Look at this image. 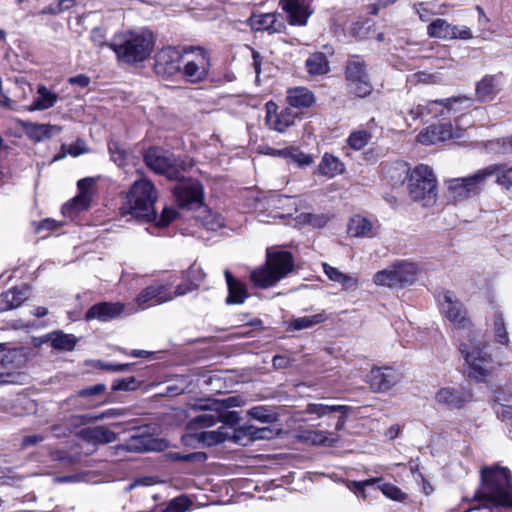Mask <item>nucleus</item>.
Masks as SVG:
<instances>
[{
	"label": "nucleus",
	"instance_id": "nucleus-51",
	"mask_svg": "<svg viewBox=\"0 0 512 512\" xmlns=\"http://www.w3.org/2000/svg\"><path fill=\"white\" fill-rule=\"evenodd\" d=\"M408 173L409 167L404 162L395 163L385 172L386 177L395 185L403 183L404 180L408 178Z\"/></svg>",
	"mask_w": 512,
	"mask_h": 512
},
{
	"label": "nucleus",
	"instance_id": "nucleus-21",
	"mask_svg": "<svg viewBox=\"0 0 512 512\" xmlns=\"http://www.w3.org/2000/svg\"><path fill=\"white\" fill-rule=\"evenodd\" d=\"M208 427L198 426L195 429H190V422L187 425V434L182 436V443L184 445H192L194 441L205 446H214L224 442L229 437V432L225 425L220 426L216 430H204Z\"/></svg>",
	"mask_w": 512,
	"mask_h": 512
},
{
	"label": "nucleus",
	"instance_id": "nucleus-6",
	"mask_svg": "<svg viewBox=\"0 0 512 512\" xmlns=\"http://www.w3.org/2000/svg\"><path fill=\"white\" fill-rule=\"evenodd\" d=\"M459 350L465 360L466 372L469 378L478 382H485L492 375V358L484 351L480 341L467 336L461 340Z\"/></svg>",
	"mask_w": 512,
	"mask_h": 512
},
{
	"label": "nucleus",
	"instance_id": "nucleus-44",
	"mask_svg": "<svg viewBox=\"0 0 512 512\" xmlns=\"http://www.w3.org/2000/svg\"><path fill=\"white\" fill-rule=\"evenodd\" d=\"M318 169L320 174L328 178H333L342 174L345 170V166L338 158L326 153L323 156Z\"/></svg>",
	"mask_w": 512,
	"mask_h": 512
},
{
	"label": "nucleus",
	"instance_id": "nucleus-36",
	"mask_svg": "<svg viewBox=\"0 0 512 512\" xmlns=\"http://www.w3.org/2000/svg\"><path fill=\"white\" fill-rule=\"evenodd\" d=\"M496 76L487 74L476 83L475 96L480 103L492 101L498 94Z\"/></svg>",
	"mask_w": 512,
	"mask_h": 512
},
{
	"label": "nucleus",
	"instance_id": "nucleus-48",
	"mask_svg": "<svg viewBox=\"0 0 512 512\" xmlns=\"http://www.w3.org/2000/svg\"><path fill=\"white\" fill-rule=\"evenodd\" d=\"M279 156L290 159L299 167L309 166L313 163L314 159L311 155L303 153L298 148L289 147L278 151Z\"/></svg>",
	"mask_w": 512,
	"mask_h": 512
},
{
	"label": "nucleus",
	"instance_id": "nucleus-28",
	"mask_svg": "<svg viewBox=\"0 0 512 512\" xmlns=\"http://www.w3.org/2000/svg\"><path fill=\"white\" fill-rule=\"evenodd\" d=\"M485 181L495 177V183L504 191L512 193V166L507 164H492L483 168Z\"/></svg>",
	"mask_w": 512,
	"mask_h": 512
},
{
	"label": "nucleus",
	"instance_id": "nucleus-53",
	"mask_svg": "<svg viewBox=\"0 0 512 512\" xmlns=\"http://www.w3.org/2000/svg\"><path fill=\"white\" fill-rule=\"evenodd\" d=\"M124 414H125L124 409H108L102 413L95 414L93 416H86V415L75 416L73 418V420L76 425H78V424L81 425V424H85L87 422L103 420L105 418H114V417L123 416Z\"/></svg>",
	"mask_w": 512,
	"mask_h": 512
},
{
	"label": "nucleus",
	"instance_id": "nucleus-13",
	"mask_svg": "<svg viewBox=\"0 0 512 512\" xmlns=\"http://www.w3.org/2000/svg\"><path fill=\"white\" fill-rule=\"evenodd\" d=\"M173 283L174 281L171 279L159 280L145 287L135 298L136 308H130L129 312L145 310L172 301L174 299V294L172 293Z\"/></svg>",
	"mask_w": 512,
	"mask_h": 512
},
{
	"label": "nucleus",
	"instance_id": "nucleus-42",
	"mask_svg": "<svg viewBox=\"0 0 512 512\" xmlns=\"http://www.w3.org/2000/svg\"><path fill=\"white\" fill-rule=\"evenodd\" d=\"M328 319L327 314L322 311L313 315L302 316L291 319L288 321V329L293 331H299L304 329L312 328L318 324L325 322Z\"/></svg>",
	"mask_w": 512,
	"mask_h": 512
},
{
	"label": "nucleus",
	"instance_id": "nucleus-29",
	"mask_svg": "<svg viewBox=\"0 0 512 512\" xmlns=\"http://www.w3.org/2000/svg\"><path fill=\"white\" fill-rule=\"evenodd\" d=\"M435 399L440 404L460 408L471 400V394L463 389L444 387L436 393Z\"/></svg>",
	"mask_w": 512,
	"mask_h": 512
},
{
	"label": "nucleus",
	"instance_id": "nucleus-50",
	"mask_svg": "<svg viewBox=\"0 0 512 512\" xmlns=\"http://www.w3.org/2000/svg\"><path fill=\"white\" fill-rule=\"evenodd\" d=\"M374 24L369 20H357L351 24L349 33L356 41H363L371 36Z\"/></svg>",
	"mask_w": 512,
	"mask_h": 512
},
{
	"label": "nucleus",
	"instance_id": "nucleus-38",
	"mask_svg": "<svg viewBox=\"0 0 512 512\" xmlns=\"http://www.w3.org/2000/svg\"><path fill=\"white\" fill-rule=\"evenodd\" d=\"M82 439L93 444H108L116 440V433L104 426L85 428L80 431Z\"/></svg>",
	"mask_w": 512,
	"mask_h": 512
},
{
	"label": "nucleus",
	"instance_id": "nucleus-15",
	"mask_svg": "<svg viewBox=\"0 0 512 512\" xmlns=\"http://www.w3.org/2000/svg\"><path fill=\"white\" fill-rule=\"evenodd\" d=\"M485 183L483 168L472 175L450 179L446 181L448 196L455 202L469 199L479 194Z\"/></svg>",
	"mask_w": 512,
	"mask_h": 512
},
{
	"label": "nucleus",
	"instance_id": "nucleus-61",
	"mask_svg": "<svg viewBox=\"0 0 512 512\" xmlns=\"http://www.w3.org/2000/svg\"><path fill=\"white\" fill-rule=\"evenodd\" d=\"M138 384L134 377L117 380L113 382L112 389L114 391H132L137 388Z\"/></svg>",
	"mask_w": 512,
	"mask_h": 512
},
{
	"label": "nucleus",
	"instance_id": "nucleus-25",
	"mask_svg": "<svg viewBox=\"0 0 512 512\" xmlns=\"http://www.w3.org/2000/svg\"><path fill=\"white\" fill-rule=\"evenodd\" d=\"M367 382L374 392H386L399 382V375L392 368H373L367 375Z\"/></svg>",
	"mask_w": 512,
	"mask_h": 512
},
{
	"label": "nucleus",
	"instance_id": "nucleus-22",
	"mask_svg": "<svg viewBox=\"0 0 512 512\" xmlns=\"http://www.w3.org/2000/svg\"><path fill=\"white\" fill-rule=\"evenodd\" d=\"M254 32H267L269 35L284 33L286 25L278 13H252L247 20Z\"/></svg>",
	"mask_w": 512,
	"mask_h": 512
},
{
	"label": "nucleus",
	"instance_id": "nucleus-59",
	"mask_svg": "<svg viewBox=\"0 0 512 512\" xmlns=\"http://www.w3.org/2000/svg\"><path fill=\"white\" fill-rule=\"evenodd\" d=\"M178 212L173 207H165L161 213V215L156 220H152L151 222H155L156 226L165 227L169 225L177 216Z\"/></svg>",
	"mask_w": 512,
	"mask_h": 512
},
{
	"label": "nucleus",
	"instance_id": "nucleus-12",
	"mask_svg": "<svg viewBox=\"0 0 512 512\" xmlns=\"http://www.w3.org/2000/svg\"><path fill=\"white\" fill-rule=\"evenodd\" d=\"M436 300L441 315L455 328L466 330L471 327V321L467 316L466 309L452 291H440L436 296Z\"/></svg>",
	"mask_w": 512,
	"mask_h": 512
},
{
	"label": "nucleus",
	"instance_id": "nucleus-9",
	"mask_svg": "<svg viewBox=\"0 0 512 512\" xmlns=\"http://www.w3.org/2000/svg\"><path fill=\"white\" fill-rule=\"evenodd\" d=\"M419 273V267L416 263L410 261H397L387 268L376 272L373 276V282L377 286L389 288L402 287L412 284Z\"/></svg>",
	"mask_w": 512,
	"mask_h": 512
},
{
	"label": "nucleus",
	"instance_id": "nucleus-32",
	"mask_svg": "<svg viewBox=\"0 0 512 512\" xmlns=\"http://www.w3.org/2000/svg\"><path fill=\"white\" fill-rule=\"evenodd\" d=\"M224 276L228 287L226 303L228 305L243 304L249 296L246 285L234 278L229 270H225Z\"/></svg>",
	"mask_w": 512,
	"mask_h": 512
},
{
	"label": "nucleus",
	"instance_id": "nucleus-46",
	"mask_svg": "<svg viewBox=\"0 0 512 512\" xmlns=\"http://www.w3.org/2000/svg\"><path fill=\"white\" fill-rule=\"evenodd\" d=\"M452 24L442 18H437L427 26V34L430 38L449 40Z\"/></svg>",
	"mask_w": 512,
	"mask_h": 512
},
{
	"label": "nucleus",
	"instance_id": "nucleus-64",
	"mask_svg": "<svg viewBox=\"0 0 512 512\" xmlns=\"http://www.w3.org/2000/svg\"><path fill=\"white\" fill-rule=\"evenodd\" d=\"M108 149L115 162L121 161L125 156V149L118 142L110 141L108 143Z\"/></svg>",
	"mask_w": 512,
	"mask_h": 512
},
{
	"label": "nucleus",
	"instance_id": "nucleus-47",
	"mask_svg": "<svg viewBox=\"0 0 512 512\" xmlns=\"http://www.w3.org/2000/svg\"><path fill=\"white\" fill-rule=\"evenodd\" d=\"M50 340L52 347L57 350L71 351L77 344V338L74 335L62 331L52 333Z\"/></svg>",
	"mask_w": 512,
	"mask_h": 512
},
{
	"label": "nucleus",
	"instance_id": "nucleus-8",
	"mask_svg": "<svg viewBox=\"0 0 512 512\" xmlns=\"http://www.w3.org/2000/svg\"><path fill=\"white\" fill-rule=\"evenodd\" d=\"M244 405V400L240 396H230L223 400L213 401L208 405L207 411L194 417L190 421V429L200 427H212L218 422L225 424H236L239 422L238 413L229 411V408L240 407Z\"/></svg>",
	"mask_w": 512,
	"mask_h": 512
},
{
	"label": "nucleus",
	"instance_id": "nucleus-24",
	"mask_svg": "<svg viewBox=\"0 0 512 512\" xmlns=\"http://www.w3.org/2000/svg\"><path fill=\"white\" fill-rule=\"evenodd\" d=\"M265 112V124L268 128H288L294 125V120L297 117L290 107L279 112V106L273 100L265 104Z\"/></svg>",
	"mask_w": 512,
	"mask_h": 512
},
{
	"label": "nucleus",
	"instance_id": "nucleus-27",
	"mask_svg": "<svg viewBox=\"0 0 512 512\" xmlns=\"http://www.w3.org/2000/svg\"><path fill=\"white\" fill-rule=\"evenodd\" d=\"M348 407L344 405H327L323 403H308L303 413L313 415L312 419H320L325 416L339 413L336 430H342L346 423Z\"/></svg>",
	"mask_w": 512,
	"mask_h": 512
},
{
	"label": "nucleus",
	"instance_id": "nucleus-62",
	"mask_svg": "<svg viewBox=\"0 0 512 512\" xmlns=\"http://www.w3.org/2000/svg\"><path fill=\"white\" fill-rule=\"evenodd\" d=\"M494 410L502 421L511 422L512 421V405L506 404H497L494 407Z\"/></svg>",
	"mask_w": 512,
	"mask_h": 512
},
{
	"label": "nucleus",
	"instance_id": "nucleus-10",
	"mask_svg": "<svg viewBox=\"0 0 512 512\" xmlns=\"http://www.w3.org/2000/svg\"><path fill=\"white\" fill-rule=\"evenodd\" d=\"M344 75L350 94L365 98L372 93L373 85L367 71V64L361 56H351L345 66Z\"/></svg>",
	"mask_w": 512,
	"mask_h": 512
},
{
	"label": "nucleus",
	"instance_id": "nucleus-34",
	"mask_svg": "<svg viewBox=\"0 0 512 512\" xmlns=\"http://www.w3.org/2000/svg\"><path fill=\"white\" fill-rule=\"evenodd\" d=\"M272 206L271 216L274 219H284L291 217L297 212V199L288 196H277L270 200Z\"/></svg>",
	"mask_w": 512,
	"mask_h": 512
},
{
	"label": "nucleus",
	"instance_id": "nucleus-7",
	"mask_svg": "<svg viewBox=\"0 0 512 512\" xmlns=\"http://www.w3.org/2000/svg\"><path fill=\"white\" fill-rule=\"evenodd\" d=\"M408 192L411 199L424 207L432 206L437 199V179L431 167L417 165L408 176Z\"/></svg>",
	"mask_w": 512,
	"mask_h": 512
},
{
	"label": "nucleus",
	"instance_id": "nucleus-43",
	"mask_svg": "<svg viewBox=\"0 0 512 512\" xmlns=\"http://www.w3.org/2000/svg\"><path fill=\"white\" fill-rule=\"evenodd\" d=\"M306 69L310 75H324L329 72V61L325 53L314 52L306 60Z\"/></svg>",
	"mask_w": 512,
	"mask_h": 512
},
{
	"label": "nucleus",
	"instance_id": "nucleus-39",
	"mask_svg": "<svg viewBox=\"0 0 512 512\" xmlns=\"http://www.w3.org/2000/svg\"><path fill=\"white\" fill-rule=\"evenodd\" d=\"M196 219L208 231H218L225 227L223 216L204 205L198 209Z\"/></svg>",
	"mask_w": 512,
	"mask_h": 512
},
{
	"label": "nucleus",
	"instance_id": "nucleus-58",
	"mask_svg": "<svg viewBox=\"0 0 512 512\" xmlns=\"http://www.w3.org/2000/svg\"><path fill=\"white\" fill-rule=\"evenodd\" d=\"M191 504V501L186 496H179L172 499L163 512H185Z\"/></svg>",
	"mask_w": 512,
	"mask_h": 512
},
{
	"label": "nucleus",
	"instance_id": "nucleus-30",
	"mask_svg": "<svg viewBox=\"0 0 512 512\" xmlns=\"http://www.w3.org/2000/svg\"><path fill=\"white\" fill-rule=\"evenodd\" d=\"M375 225L361 215H354L347 223V234L354 238H372L376 235Z\"/></svg>",
	"mask_w": 512,
	"mask_h": 512
},
{
	"label": "nucleus",
	"instance_id": "nucleus-52",
	"mask_svg": "<svg viewBox=\"0 0 512 512\" xmlns=\"http://www.w3.org/2000/svg\"><path fill=\"white\" fill-rule=\"evenodd\" d=\"M488 152L498 155L512 153V137L490 140L485 144Z\"/></svg>",
	"mask_w": 512,
	"mask_h": 512
},
{
	"label": "nucleus",
	"instance_id": "nucleus-20",
	"mask_svg": "<svg viewBox=\"0 0 512 512\" xmlns=\"http://www.w3.org/2000/svg\"><path fill=\"white\" fill-rule=\"evenodd\" d=\"M10 81V87L6 93L2 92V107H8L12 110H27L28 104L24 101L32 94L33 89L29 82L23 77Z\"/></svg>",
	"mask_w": 512,
	"mask_h": 512
},
{
	"label": "nucleus",
	"instance_id": "nucleus-17",
	"mask_svg": "<svg viewBox=\"0 0 512 512\" xmlns=\"http://www.w3.org/2000/svg\"><path fill=\"white\" fill-rule=\"evenodd\" d=\"M77 186L79 190L78 194L62 207L63 215L69 218H73L87 210L96 192L95 181L92 178L79 180Z\"/></svg>",
	"mask_w": 512,
	"mask_h": 512
},
{
	"label": "nucleus",
	"instance_id": "nucleus-2",
	"mask_svg": "<svg viewBox=\"0 0 512 512\" xmlns=\"http://www.w3.org/2000/svg\"><path fill=\"white\" fill-rule=\"evenodd\" d=\"M481 489L476 497L487 500L498 507H512V484L510 471L499 465L481 469Z\"/></svg>",
	"mask_w": 512,
	"mask_h": 512
},
{
	"label": "nucleus",
	"instance_id": "nucleus-14",
	"mask_svg": "<svg viewBox=\"0 0 512 512\" xmlns=\"http://www.w3.org/2000/svg\"><path fill=\"white\" fill-rule=\"evenodd\" d=\"M145 162L153 171L165 175L168 179H177L181 171H185L188 167L184 161L176 160L160 148H150L145 154Z\"/></svg>",
	"mask_w": 512,
	"mask_h": 512
},
{
	"label": "nucleus",
	"instance_id": "nucleus-23",
	"mask_svg": "<svg viewBox=\"0 0 512 512\" xmlns=\"http://www.w3.org/2000/svg\"><path fill=\"white\" fill-rule=\"evenodd\" d=\"M375 485H377V488L389 499L395 501H403L405 499V493L394 484L384 482L382 478H370L363 481L352 482L349 488L358 496H362L365 499L367 497L366 492L368 488L374 487Z\"/></svg>",
	"mask_w": 512,
	"mask_h": 512
},
{
	"label": "nucleus",
	"instance_id": "nucleus-18",
	"mask_svg": "<svg viewBox=\"0 0 512 512\" xmlns=\"http://www.w3.org/2000/svg\"><path fill=\"white\" fill-rule=\"evenodd\" d=\"M182 55L173 47L160 49L154 57L153 71L163 78L170 79L181 70Z\"/></svg>",
	"mask_w": 512,
	"mask_h": 512
},
{
	"label": "nucleus",
	"instance_id": "nucleus-5",
	"mask_svg": "<svg viewBox=\"0 0 512 512\" xmlns=\"http://www.w3.org/2000/svg\"><path fill=\"white\" fill-rule=\"evenodd\" d=\"M154 45L155 39L151 31H128L122 43L109 44V48L115 53L119 61L135 65L150 57Z\"/></svg>",
	"mask_w": 512,
	"mask_h": 512
},
{
	"label": "nucleus",
	"instance_id": "nucleus-63",
	"mask_svg": "<svg viewBox=\"0 0 512 512\" xmlns=\"http://www.w3.org/2000/svg\"><path fill=\"white\" fill-rule=\"evenodd\" d=\"M90 39L93 42L94 46L98 48H103L105 46L109 47L110 42L104 41V34L102 29L94 28L91 31Z\"/></svg>",
	"mask_w": 512,
	"mask_h": 512
},
{
	"label": "nucleus",
	"instance_id": "nucleus-41",
	"mask_svg": "<svg viewBox=\"0 0 512 512\" xmlns=\"http://www.w3.org/2000/svg\"><path fill=\"white\" fill-rule=\"evenodd\" d=\"M491 331L495 342L508 346L510 339L504 320L503 314L500 310H495L491 316Z\"/></svg>",
	"mask_w": 512,
	"mask_h": 512
},
{
	"label": "nucleus",
	"instance_id": "nucleus-31",
	"mask_svg": "<svg viewBox=\"0 0 512 512\" xmlns=\"http://www.w3.org/2000/svg\"><path fill=\"white\" fill-rule=\"evenodd\" d=\"M281 7L287 14V21L291 26H305L312 14L309 7L300 1L285 3Z\"/></svg>",
	"mask_w": 512,
	"mask_h": 512
},
{
	"label": "nucleus",
	"instance_id": "nucleus-54",
	"mask_svg": "<svg viewBox=\"0 0 512 512\" xmlns=\"http://www.w3.org/2000/svg\"><path fill=\"white\" fill-rule=\"evenodd\" d=\"M63 154L61 156L54 157V160H59L63 158L65 155H70L73 157H77L79 155L85 154L89 152V149L84 141L77 140L74 143L69 145H62Z\"/></svg>",
	"mask_w": 512,
	"mask_h": 512
},
{
	"label": "nucleus",
	"instance_id": "nucleus-19",
	"mask_svg": "<svg viewBox=\"0 0 512 512\" xmlns=\"http://www.w3.org/2000/svg\"><path fill=\"white\" fill-rule=\"evenodd\" d=\"M467 130H421L417 141L423 145H465Z\"/></svg>",
	"mask_w": 512,
	"mask_h": 512
},
{
	"label": "nucleus",
	"instance_id": "nucleus-56",
	"mask_svg": "<svg viewBox=\"0 0 512 512\" xmlns=\"http://www.w3.org/2000/svg\"><path fill=\"white\" fill-rule=\"evenodd\" d=\"M371 135L367 130H355L348 139L349 145L356 150L363 148L370 140Z\"/></svg>",
	"mask_w": 512,
	"mask_h": 512
},
{
	"label": "nucleus",
	"instance_id": "nucleus-1",
	"mask_svg": "<svg viewBox=\"0 0 512 512\" xmlns=\"http://www.w3.org/2000/svg\"><path fill=\"white\" fill-rule=\"evenodd\" d=\"M158 200V191L147 178L136 180L126 194L120 212L123 216L130 215L142 222L156 220L155 204Z\"/></svg>",
	"mask_w": 512,
	"mask_h": 512
},
{
	"label": "nucleus",
	"instance_id": "nucleus-37",
	"mask_svg": "<svg viewBox=\"0 0 512 512\" xmlns=\"http://www.w3.org/2000/svg\"><path fill=\"white\" fill-rule=\"evenodd\" d=\"M30 296V287L26 284L9 289L2 294V311L19 307Z\"/></svg>",
	"mask_w": 512,
	"mask_h": 512
},
{
	"label": "nucleus",
	"instance_id": "nucleus-11",
	"mask_svg": "<svg viewBox=\"0 0 512 512\" xmlns=\"http://www.w3.org/2000/svg\"><path fill=\"white\" fill-rule=\"evenodd\" d=\"M185 53H192L193 58L187 59L180 70L182 77L189 83L197 84L205 81L211 67L209 52L200 46H190Z\"/></svg>",
	"mask_w": 512,
	"mask_h": 512
},
{
	"label": "nucleus",
	"instance_id": "nucleus-4",
	"mask_svg": "<svg viewBox=\"0 0 512 512\" xmlns=\"http://www.w3.org/2000/svg\"><path fill=\"white\" fill-rule=\"evenodd\" d=\"M465 104V108L471 109L473 100L471 97L465 95L453 96L442 100H434L428 102L427 105H417L412 108L408 116L415 122L420 121L424 128H453L450 121L442 122L439 117L445 113L450 114L453 108V103Z\"/></svg>",
	"mask_w": 512,
	"mask_h": 512
},
{
	"label": "nucleus",
	"instance_id": "nucleus-40",
	"mask_svg": "<svg viewBox=\"0 0 512 512\" xmlns=\"http://www.w3.org/2000/svg\"><path fill=\"white\" fill-rule=\"evenodd\" d=\"M58 94L51 92L45 85L40 84L37 88V96L32 103L28 104V111L46 110L53 107L58 101Z\"/></svg>",
	"mask_w": 512,
	"mask_h": 512
},
{
	"label": "nucleus",
	"instance_id": "nucleus-55",
	"mask_svg": "<svg viewBox=\"0 0 512 512\" xmlns=\"http://www.w3.org/2000/svg\"><path fill=\"white\" fill-rule=\"evenodd\" d=\"M248 415L262 423H272L275 420L274 414L264 406H256L248 410Z\"/></svg>",
	"mask_w": 512,
	"mask_h": 512
},
{
	"label": "nucleus",
	"instance_id": "nucleus-60",
	"mask_svg": "<svg viewBox=\"0 0 512 512\" xmlns=\"http://www.w3.org/2000/svg\"><path fill=\"white\" fill-rule=\"evenodd\" d=\"M449 36V40H470L473 38V33L467 26H458L452 24V31H450Z\"/></svg>",
	"mask_w": 512,
	"mask_h": 512
},
{
	"label": "nucleus",
	"instance_id": "nucleus-49",
	"mask_svg": "<svg viewBox=\"0 0 512 512\" xmlns=\"http://www.w3.org/2000/svg\"><path fill=\"white\" fill-rule=\"evenodd\" d=\"M328 221V216L324 214L300 213L294 218V225H309L313 228H322L328 223Z\"/></svg>",
	"mask_w": 512,
	"mask_h": 512
},
{
	"label": "nucleus",
	"instance_id": "nucleus-26",
	"mask_svg": "<svg viewBox=\"0 0 512 512\" xmlns=\"http://www.w3.org/2000/svg\"><path fill=\"white\" fill-rule=\"evenodd\" d=\"M126 306L120 302H101L93 305L85 315L87 321L98 320L101 322L111 321L125 311Z\"/></svg>",
	"mask_w": 512,
	"mask_h": 512
},
{
	"label": "nucleus",
	"instance_id": "nucleus-16",
	"mask_svg": "<svg viewBox=\"0 0 512 512\" xmlns=\"http://www.w3.org/2000/svg\"><path fill=\"white\" fill-rule=\"evenodd\" d=\"M173 195L181 208L198 210L203 205L204 189L197 180L187 179L180 181L173 188Z\"/></svg>",
	"mask_w": 512,
	"mask_h": 512
},
{
	"label": "nucleus",
	"instance_id": "nucleus-45",
	"mask_svg": "<svg viewBox=\"0 0 512 512\" xmlns=\"http://www.w3.org/2000/svg\"><path fill=\"white\" fill-rule=\"evenodd\" d=\"M302 437L306 441H308L314 445H326V446L333 445L339 439V436L336 433L327 432V431H319V430L307 431Z\"/></svg>",
	"mask_w": 512,
	"mask_h": 512
},
{
	"label": "nucleus",
	"instance_id": "nucleus-57",
	"mask_svg": "<svg viewBox=\"0 0 512 512\" xmlns=\"http://www.w3.org/2000/svg\"><path fill=\"white\" fill-rule=\"evenodd\" d=\"M166 457L171 461H184V462H191V461L203 462L207 458L206 454L203 452H194V453H189V454L171 452V453H168L166 455Z\"/></svg>",
	"mask_w": 512,
	"mask_h": 512
},
{
	"label": "nucleus",
	"instance_id": "nucleus-33",
	"mask_svg": "<svg viewBox=\"0 0 512 512\" xmlns=\"http://www.w3.org/2000/svg\"><path fill=\"white\" fill-rule=\"evenodd\" d=\"M323 272L329 278V280L341 285L343 290H356L359 287L358 277L346 274L340 271L338 268L333 267L327 263H323Z\"/></svg>",
	"mask_w": 512,
	"mask_h": 512
},
{
	"label": "nucleus",
	"instance_id": "nucleus-3",
	"mask_svg": "<svg viewBox=\"0 0 512 512\" xmlns=\"http://www.w3.org/2000/svg\"><path fill=\"white\" fill-rule=\"evenodd\" d=\"M294 267V259L290 252L278 247L267 249L265 265L251 271L250 279L257 288H269L285 278Z\"/></svg>",
	"mask_w": 512,
	"mask_h": 512
},
{
	"label": "nucleus",
	"instance_id": "nucleus-35",
	"mask_svg": "<svg viewBox=\"0 0 512 512\" xmlns=\"http://www.w3.org/2000/svg\"><path fill=\"white\" fill-rule=\"evenodd\" d=\"M286 102L293 108H309L315 103V96L305 87L289 88L287 90Z\"/></svg>",
	"mask_w": 512,
	"mask_h": 512
}]
</instances>
